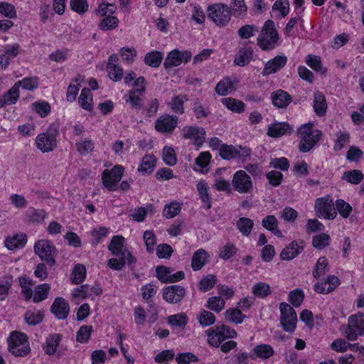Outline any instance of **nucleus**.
Masks as SVG:
<instances>
[{"mask_svg":"<svg viewBox=\"0 0 364 364\" xmlns=\"http://www.w3.org/2000/svg\"><path fill=\"white\" fill-rule=\"evenodd\" d=\"M124 238L121 235L114 236L108 249L115 256L108 260L107 265L114 270H121L127 264L132 269L136 259L127 249L123 250Z\"/></svg>","mask_w":364,"mask_h":364,"instance_id":"f257e3e1","label":"nucleus"},{"mask_svg":"<svg viewBox=\"0 0 364 364\" xmlns=\"http://www.w3.org/2000/svg\"><path fill=\"white\" fill-rule=\"evenodd\" d=\"M279 40L277 31L272 20L265 21L262 32L257 38V44L263 50H270L275 48Z\"/></svg>","mask_w":364,"mask_h":364,"instance_id":"f03ea898","label":"nucleus"},{"mask_svg":"<svg viewBox=\"0 0 364 364\" xmlns=\"http://www.w3.org/2000/svg\"><path fill=\"white\" fill-rule=\"evenodd\" d=\"M59 134L58 128L51 125L46 132L38 134L36 139L37 148L43 153L52 151L57 146V136Z\"/></svg>","mask_w":364,"mask_h":364,"instance_id":"7ed1b4c3","label":"nucleus"},{"mask_svg":"<svg viewBox=\"0 0 364 364\" xmlns=\"http://www.w3.org/2000/svg\"><path fill=\"white\" fill-rule=\"evenodd\" d=\"M208 15L218 26L223 27L231 19V10L228 5L218 3L208 7Z\"/></svg>","mask_w":364,"mask_h":364,"instance_id":"20e7f679","label":"nucleus"},{"mask_svg":"<svg viewBox=\"0 0 364 364\" xmlns=\"http://www.w3.org/2000/svg\"><path fill=\"white\" fill-rule=\"evenodd\" d=\"M280 323L284 331L293 333L296 326L297 315L292 306L286 302L279 304Z\"/></svg>","mask_w":364,"mask_h":364,"instance_id":"39448f33","label":"nucleus"},{"mask_svg":"<svg viewBox=\"0 0 364 364\" xmlns=\"http://www.w3.org/2000/svg\"><path fill=\"white\" fill-rule=\"evenodd\" d=\"M346 338L349 341H355L358 335L364 336V314H355L348 318L346 326H342Z\"/></svg>","mask_w":364,"mask_h":364,"instance_id":"423d86ee","label":"nucleus"},{"mask_svg":"<svg viewBox=\"0 0 364 364\" xmlns=\"http://www.w3.org/2000/svg\"><path fill=\"white\" fill-rule=\"evenodd\" d=\"M34 250L41 260H44L50 267L55 263L54 256L56 249L52 242L48 240H41L35 243Z\"/></svg>","mask_w":364,"mask_h":364,"instance_id":"0eeeda50","label":"nucleus"},{"mask_svg":"<svg viewBox=\"0 0 364 364\" xmlns=\"http://www.w3.org/2000/svg\"><path fill=\"white\" fill-rule=\"evenodd\" d=\"M123 173L124 168L119 165L114 166L111 170L105 169L102 176L103 185L109 191H116Z\"/></svg>","mask_w":364,"mask_h":364,"instance_id":"6e6552de","label":"nucleus"},{"mask_svg":"<svg viewBox=\"0 0 364 364\" xmlns=\"http://www.w3.org/2000/svg\"><path fill=\"white\" fill-rule=\"evenodd\" d=\"M178 121V117L164 114L155 121L154 129L162 134H171L177 127Z\"/></svg>","mask_w":364,"mask_h":364,"instance_id":"1a4fd4ad","label":"nucleus"},{"mask_svg":"<svg viewBox=\"0 0 364 364\" xmlns=\"http://www.w3.org/2000/svg\"><path fill=\"white\" fill-rule=\"evenodd\" d=\"M315 210L318 217L333 220L337 215L333 200L329 197L318 198L315 203Z\"/></svg>","mask_w":364,"mask_h":364,"instance_id":"9d476101","label":"nucleus"},{"mask_svg":"<svg viewBox=\"0 0 364 364\" xmlns=\"http://www.w3.org/2000/svg\"><path fill=\"white\" fill-rule=\"evenodd\" d=\"M191 57V53L188 50L180 51L177 49H174L167 55L164 63V66L166 69L176 67L180 65L182 63L188 62Z\"/></svg>","mask_w":364,"mask_h":364,"instance_id":"9b49d317","label":"nucleus"},{"mask_svg":"<svg viewBox=\"0 0 364 364\" xmlns=\"http://www.w3.org/2000/svg\"><path fill=\"white\" fill-rule=\"evenodd\" d=\"M234 188L241 193H247L252 190L251 178L245 171L240 170L235 173L232 178Z\"/></svg>","mask_w":364,"mask_h":364,"instance_id":"f8f14e48","label":"nucleus"},{"mask_svg":"<svg viewBox=\"0 0 364 364\" xmlns=\"http://www.w3.org/2000/svg\"><path fill=\"white\" fill-rule=\"evenodd\" d=\"M205 134V129L196 126H186L182 129L183 137L193 140L194 144L198 146H200L204 143Z\"/></svg>","mask_w":364,"mask_h":364,"instance_id":"ddd939ff","label":"nucleus"},{"mask_svg":"<svg viewBox=\"0 0 364 364\" xmlns=\"http://www.w3.org/2000/svg\"><path fill=\"white\" fill-rule=\"evenodd\" d=\"M186 295V289L180 285H172L163 290V298L170 304L180 302Z\"/></svg>","mask_w":364,"mask_h":364,"instance_id":"4468645a","label":"nucleus"},{"mask_svg":"<svg viewBox=\"0 0 364 364\" xmlns=\"http://www.w3.org/2000/svg\"><path fill=\"white\" fill-rule=\"evenodd\" d=\"M217 341L214 338H212L210 341V345L213 347H219L220 345L226 338H233L237 336V333L235 330L230 328L229 326L225 325L217 326Z\"/></svg>","mask_w":364,"mask_h":364,"instance_id":"2eb2a0df","label":"nucleus"},{"mask_svg":"<svg viewBox=\"0 0 364 364\" xmlns=\"http://www.w3.org/2000/svg\"><path fill=\"white\" fill-rule=\"evenodd\" d=\"M340 284L339 279L333 275L328 276L323 282L314 285V291L318 294H327L333 291Z\"/></svg>","mask_w":364,"mask_h":364,"instance_id":"dca6fc26","label":"nucleus"},{"mask_svg":"<svg viewBox=\"0 0 364 364\" xmlns=\"http://www.w3.org/2000/svg\"><path fill=\"white\" fill-rule=\"evenodd\" d=\"M287 62V58L285 55H277L274 58L269 60L265 64L262 73L264 76L275 73L279 70L284 67Z\"/></svg>","mask_w":364,"mask_h":364,"instance_id":"f3484780","label":"nucleus"},{"mask_svg":"<svg viewBox=\"0 0 364 364\" xmlns=\"http://www.w3.org/2000/svg\"><path fill=\"white\" fill-rule=\"evenodd\" d=\"M50 311L59 319H65L70 311L69 304L61 297H57L54 300Z\"/></svg>","mask_w":364,"mask_h":364,"instance_id":"a211bd4d","label":"nucleus"},{"mask_svg":"<svg viewBox=\"0 0 364 364\" xmlns=\"http://www.w3.org/2000/svg\"><path fill=\"white\" fill-rule=\"evenodd\" d=\"M304 242L292 241L288 246L282 250L280 257L282 260H291L300 254L304 250Z\"/></svg>","mask_w":364,"mask_h":364,"instance_id":"6ab92c4d","label":"nucleus"},{"mask_svg":"<svg viewBox=\"0 0 364 364\" xmlns=\"http://www.w3.org/2000/svg\"><path fill=\"white\" fill-rule=\"evenodd\" d=\"M321 134V131L317 129L315 134L301 136L299 145V151L303 153L309 151L320 140Z\"/></svg>","mask_w":364,"mask_h":364,"instance_id":"aec40b11","label":"nucleus"},{"mask_svg":"<svg viewBox=\"0 0 364 364\" xmlns=\"http://www.w3.org/2000/svg\"><path fill=\"white\" fill-rule=\"evenodd\" d=\"M272 104L278 108H286L292 101L291 96L283 90H277L271 95Z\"/></svg>","mask_w":364,"mask_h":364,"instance_id":"412c9836","label":"nucleus"},{"mask_svg":"<svg viewBox=\"0 0 364 364\" xmlns=\"http://www.w3.org/2000/svg\"><path fill=\"white\" fill-rule=\"evenodd\" d=\"M291 132L292 129L288 123L277 122L272 124L269 126L267 135L274 138H277L283 136L285 134H291Z\"/></svg>","mask_w":364,"mask_h":364,"instance_id":"4be33fe9","label":"nucleus"},{"mask_svg":"<svg viewBox=\"0 0 364 364\" xmlns=\"http://www.w3.org/2000/svg\"><path fill=\"white\" fill-rule=\"evenodd\" d=\"M253 58V49L252 47L245 46L239 50L234 60L235 64L239 66L247 65Z\"/></svg>","mask_w":364,"mask_h":364,"instance_id":"5701e85b","label":"nucleus"},{"mask_svg":"<svg viewBox=\"0 0 364 364\" xmlns=\"http://www.w3.org/2000/svg\"><path fill=\"white\" fill-rule=\"evenodd\" d=\"M208 252L203 249H199L194 252L191 259V267L194 271H198L207 263Z\"/></svg>","mask_w":364,"mask_h":364,"instance_id":"b1692460","label":"nucleus"},{"mask_svg":"<svg viewBox=\"0 0 364 364\" xmlns=\"http://www.w3.org/2000/svg\"><path fill=\"white\" fill-rule=\"evenodd\" d=\"M19 97V90L15 85L4 95L0 96V108L6 105H14Z\"/></svg>","mask_w":364,"mask_h":364,"instance_id":"393cba45","label":"nucleus"},{"mask_svg":"<svg viewBox=\"0 0 364 364\" xmlns=\"http://www.w3.org/2000/svg\"><path fill=\"white\" fill-rule=\"evenodd\" d=\"M156 158L154 155L146 154L141 159L138 171L142 174L151 173L156 166Z\"/></svg>","mask_w":364,"mask_h":364,"instance_id":"a878e982","label":"nucleus"},{"mask_svg":"<svg viewBox=\"0 0 364 364\" xmlns=\"http://www.w3.org/2000/svg\"><path fill=\"white\" fill-rule=\"evenodd\" d=\"M167 323L173 328H178L181 330L185 328L188 323V317L183 314H177L167 317Z\"/></svg>","mask_w":364,"mask_h":364,"instance_id":"bb28decb","label":"nucleus"},{"mask_svg":"<svg viewBox=\"0 0 364 364\" xmlns=\"http://www.w3.org/2000/svg\"><path fill=\"white\" fill-rule=\"evenodd\" d=\"M26 235L24 234L16 235L12 237H7L5 240V246L7 249L13 250L20 247H23L26 243Z\"/></svg>","mask_w":364,"mask_h":364,"instance_id":"cd10ccee","label":"nucleus"},{"mask_svg":"<svg viewBox=\"0 0 364 364\" xmlns=\"http://www.w3.org/2000/svg\"><path fill=\"white\" fill-rule=\"evenodd\" d=\"M314 109L318 116H323L326 112L327 105L324 95L321 92L314 93Z\"/></svg>","mask_w":364,"mask_h":364,"instance_id":"c85d7f7f","label":"nucleus"},{"mask_svg":"<svg viewBox=\"0 0 364 364\" xmlns=\"http://www.w3.org/2000/svg\"><path fill=\"white\" fill-rule=\"evenodd\" d=\"M262 226L271 231L277 237H282V232L278 229V222L274 215H270L264 217L262 221Z\"/></svg>","mask_w":364,"mask_h":364,"instance_id":"c756f323","label":"nucleus"},{"mask_svg":"<svg viewBox=\"0 0 364 364\" xmlns=\"http://www.w3.org/2000/svg\"><path fill=\"white\" fill-rule=\"evenodd\" d=\"M8 342V349L11 348V346L14 345L13 347H18L23 345L28 344V337L25 333H20L18 331H13L10 334L9 337L7 339Z\"/></svg>","mask_w":364,"mask_h":364,"instance_id":"7c9ffc66","label":"nucleus"},{"mask_svg":"<svg viewBox=\"0 0 364 364\" xmlns=\"http://www.w3.org/2000/svg\"><path fill=\"white\" fill-rule=\"evenodd\" d=\"M50 291V286L49 284L44 283L38 285L34 290L33 301L34 303H39L43 300H46Z\"/></svg>","mask_w":364,"mask_h":364,"instance_id":"2f4dec72","label":"nucleus"},{"mask_svg":"<svg viewBox=\"0 0 364 364\" xmlns=\"http://www.w3.org/2000/svg\"><path fill=\"white\" fill-rule=\"evenodd\" d=\"M222 103L230 110L241 113L245 110V103L239 100L232 97H225L222 99Z\"/></svg>","mask_w":364,"mask_h":364,"instance_id":"473e14b6","label":"nucleus"},{"mask_svg":"<svg viewBox=\"0 0 364 364\" xmlns=\"http://www.w3.org/2000/svg\"><path fill=\"white\" fill-rule=\"evenodd\" d=\"M197 190L200 194L203 207L209 210L211 208L210 198L208 193V187L205 181H200L197 185Z\"/></svg>","mask_w":364,"mask_h":364,"instance_id":"72a5a7b5","label":"nucleus"},{"mask_svg":"<svg viewBox=\"0 0 364 364\" xmlns=\"http://www.w3.org/2000/svg\"><path fill=\"white\" fill-rule=\"evenodd\" d=\"M230 10L235 17H242L246 15L247 7L244 0H231Z\"/></svg>","mask_w":364,"mask_h":364,"instance_id":"f704fd0d","label":"nucleus"},{"mask_svg":"<svg viewBox=\"0 0 364 364\" xmlns=\"http://www.w3.org/2000/svg\"><path fill=\"white\" fill-rule=\"evenodd\" d=\"M162 59V53L156 50L146 54L144 57V63L150 67L158 68L161 65Z\"/></svg>","mask_w":364,"mask_h":364,"instance_id":"c9c22d12","label":"nucleus"},{"mask_svg":"<svg viewBox=\"0 0 364 364\" xmlns=\"http://www.w3.org/2000/svg\"><path fill=\"white\" fill-rule=\"evenodd\" d=\"M236 225L243 235L248 236L251 233L254 223L250 218L242 217L237 221Z\"/></svg>","mask_w":364,"mask_h":364,"instance_id":"e433bc0d","label":"nucleus"},{"mask_svg":"<svg viewBox=\"0 0 364 364\" xmlns=\"http://www.w3.org/2000/svg\"><path fill=\"white\" fill-rule=\"evenodd\" d=\"M253 352L257 357L267 359L272 356L274 353L273 348L268 344L257 345L253 348Z\"/></svg>","mask_w":364,"mask_h":364,"instance_id":"4c0bfd02","label":"nucleus"},{"mask_svg":"<svg viewBox=\"0 0 364 364\" xmlns=\"http://www.w3.org/2000/svg\"><path fill=\"white\" fill-rule=\"evenodd\" d=\"M188 99L186 95L174 96L171 98L168 105L174 112L181 114L184 113L183 104Z\"/></svg>","mask_w":364,"mask_h":364,"instance_id":"58836bf2","label":"nucleus"},{"mask_svg":"<svg viewBox=\"0 0 364 364\" xmlns=\"http://www.w3.org/2000/svg\"><path fill=\"white\" fill-rule=\"evenodd\" d=\"M342 180L352 184H358L363 179V174L360 170H351L343 173Z\"/></svg>","mask_w":364,"mask_h":364,"instance_id":"ea45409f","label":"nucleus"},{"mask_svg":"<svg viewBox=\"0 0 364 364\" xmlns=\"http://www.w3.org/2000/svg\"><path fill=\"white\" fill-rule=\"evenodd\" d=\"M60 339L61 336L60 334L50 335L46 341L45 353L49 355H53L56 352L57 347L60 343Z\"/></svg>","mask_w":364,"mask_h":364,"instance_id":"a19ab883","label":"nucleus"},{"mask_svg":"<svg viewBox=\"0 0 364 364\" xmlns=\"http://www.w3.org/2000/svg\"><path fill=\"white\" fill-rule=\"evenodd\" d=\"M252 292L259 298H264L271 294L270 287L265 282H259L253 286Z\"/></svg>","mask_w":364,"mask_h":364,"instance_id":"79ce46f5","label":"nucleus"},{"mask_svg":"<svg viewBox=\"0 0 364 364\" xmlns=\"http://www.w3.org/2000/svg\"><path fill=\"white\" fill-rule=\"evenodd\" d=\"M245 317V315L242 314L241 311L237 308L228 309L225 311V318L231 323H241Z\"/></svg>","mask_w":364,"mask_h":364,"instance_id":"37998d69","label":"nucleus"},{"mask_svg":"<svg viewBox=\"0 0 364 364\" xmlns=\"http://www.w3.org/2000/svg\"><path fill=\"white\" fill-rule=\"evenodd\" d=\"M86 276V269L82 264H78L75 266L70 279L73 284H80L83 282Z\"/></svg>","mask_w":364,"mask_h":364,"instance_id":"c03bdc74","label":"nucleus"},{"mask_svg":"<svg viewBox=\"0 0 364 364\" xmlns=\"http://www.w3.org/2000/svg\"><path fill=\"white\" fill-rule=\"evenodd\" d=\"M118 23L119 20L116 16L108 15L100 21L99 27L103 31H109L116 28Z\"/></svg>","mask_w":364,"mask_h":364,"instance_id":"a18cd8bd","label":"nucleus"},{"mask_svg":"<svg viewBox=\"0 0 364 364\" xmlns=\"http://www.w3.org/2000/svg\"><path fill=\"white\" fill-rule=\"evenodd\" d=\"M328 271L329 267L326 258L325 257H321L315 265L313 276L314 278H318Z\"/></svg>","mask_w":364,"mask_h":364,"instance_id":"49530a36","label":"nucleus"},{"mask_svg":"<svg viewBox=\"0 0 364 364\" xmlns=\"http://www.w3.org/2000/svg\"><path fill=\"white\" fill-rule=\"evenodd\" d=\"M225 302L220 296H212L208 300L207 308L216 313L220 312L225 307Z\"/></svg>","mask_w":364,"mask_h":364,"instance_id":"de8ad7c7","label":"nucleus"},{"mask_svg":"<svg viewBox=\"0 0 364 364\" xmlns=\"http://www.w3.org/2000/svg\"><path fill=\"white\" fill-rule=\"evenodd\" d=\"M43 318V314L40 311H27L24 316L26 323L31 326H36L40 323Z\"/></svg>","mask_w":364,"mask_h":364,"instance_id":"09e8293b","label":"nucleus"},{"mask_svg":"<svg viewBox=\"0 0 364 364\" xmlns=\"http://www.w3.org/2000/svg\"><path fill=\"white\" fill-rule=\"evenodd\" d=\"M329 241L330 237L328 234L321 233L313 237L312 245L318 250H323L326 247L328 246Z\"/></svg>","mask_w":364,"mask_h":364,"instance_id":"8fccbe9b","label":"nucleus"},{"mask_svg":"<svg viewBox=\"0 0 364 364\" xmlns=\"http://www.w3.org/2000/svg\"><path fill=\"white\" fill-rule=\"evenodd\" d=\"M181 210V203L173 201L165 205L163 213L166 218H173L180 213Z\"/></svg>","mask_w":364,"mask_h":364,"instance_id":"3c124183","label":"nucleus"},{"mask_svg":"<svg viewBox=\"0 0 364 364\" xmlns=\"http://www.w3.org/2000/svg\"><path fill=\"white\" fill-rule=\"evenodd\" d=\"M199 323L203 327L209 326L213 324L215 321V315L208 311L203 310L197 318Z\"/></svg>","mask_w":364,"mask_h":364,"instance_id":"603ef678","label":"nucleus"},{"mask_svg":"<svg viewBox=\"0 0 364 364\" xmlns=\"http://www.w3.org/2000/svg\"><path fill=\"white\" fill-rule=\"evenodd\" d=\"M220 156L225 160L237 159V149L235 146L223 144L220 149Z\"/></svg>","mask_w":364,"mask_h":364,"instance_id":"864d4df0","label":"nucleus"},{"mask_svg":"<svg viewBox=\"0 0 364 364\" xmlns=\"http://www.w3.org/2000/svg\"><path fill=\"white\" fill-rule=\"evenodd\" d=\"M232 82L230 79L225 78L220 81L215 87V92L222 96L228 95L232 91Z\"/></svg>","mask_w":364,"mask_h":364,"instance_id":"5fc2aeb1","label":"nucleus"},{"mask_svg":"<svg viewBox=\"0 0 364 364\" xmlns=\"http://www.w3.org/2000/svg\"><path fill=\"white\" fill-rule=\"evenodd\" d=\"M15 85H17L18 90H19V87L22 86L25 90H33L38 86V79L37 77H26L22 80L16 82Z\"/></svg>","mask_w":364,"mask_h":364,"instance_id":"6e6d98bb","label":"nucleus"},{"mask_svg":"<svg viewBox=\"0 0 364 364\" xmlns=\"http://www.w3.org/2000/svg\"><path fill=\"white\" fill-rule=\"evenodd\" d=\"M339 214L344 218H347L352 211L351 205L342 199H338L336 201L335 208Z\"/></svg>","mask_w":364,"mask_h":364,"instance_id":"4d7b16f0","label":"nucleus"},{"mask_svg":"<svg viewBox=\"0 0 364 364\" xmlns=\"http://www.w3.org/2000/svg\"><path fill=\"white\" fill-rule=\"evenodd\" d=\"M304 298V294L300 289H296L294 291H291L289 294V300L295 307H299L301 304Z\"/></svg>","mask_w":364,"mask_h":364,"instance_id":"13d9d810","label":"nucleus"},{"mask_svg":"<svg viewBox=\"0 0 364 364\" xmlns=\"http://www.w3.org/2000/svg\"><path fill=\"white\" fill-rule=\"evenodd\" d=\"M163 160L168 166H174L177 159L173 148L170 146H165L163 149Z\"/></svg>","mask_w":364,"mask_h":364,"instance_id":"bf43d9fd","label":"nucleus"},{"mask_svg":"<svg viewBox=\"0 0 364 364\" xmlns=\"http://www.w3.org/2000/svg\"><path fill=\"white\" fill-rule=\"evenodd\" d=\"M216 277L213 274H208L203 277L199 282V288L203 291L212 289L216 283Z\"/></svg>","mask_w":364,"mask_h":364,"instance_id":"052dcab7","label":"nucleus"},{"mask_svg":"<svg viewBox=\"0 0 364 364\" xmlns=\"http://www.w3.org/2000/svg\"><path fill=\"white\" fill-rule=\"evenodd\" d=\"M116 6L112 4H101L96 11L97 15L100 17H106L108 15H112L116 11Z\"/></svg>","mask_w":364,"mask_h":364,"instance_id":"680f3d73","label":"nucleus"},{"mask_svg":"<svg viewBox=\"0 0 364 364\" xmlns=\"http://www.w3.org/2000/svg\"><path fill=\"white\" fill-rule=\"evenodd\" d=\"M109 78L114 82L120 81L123 77V69L119 65L107 66Z\"/></svg>","mask_w":364,"mask_h":364,"instance_id":"e2e57ef3","label":"nucleus"},{"mask_svg":"<svg viewBox=\"0 0 364 364\" xmlns=\"http://www.w3.org/2000/svg\"><path fill=\"white\" fill-rule=\"evenodd\" d=\"M0 14L9 18L16 17V11L14 6L7 2H0Z\"/></svg>","mask_w":364,"mask_h":364,"instance_id":"0e129e2a","label":"nucleus"},{"mask_svg":"<svg viewBox=\"0 0 364 364\" xmlns=\"http://www.w3.org/2000/svg\"><path fill=\"white\" fill-rule=\"evenodd\" d=\"M306 64L316 72L322 71V63L321 58L317 55H308L306 60Z\"/></svg>","mask_w":364,"mask_h":364,"instance_id":"69168bd1","label":"nucleus"},{"mask_svg":"<svg viewBox=\"0 0 364 364\" xmlns=\"http://www.w3.org/2000/svg\"><path fill=\"white\" fill-rule=\"evenodd\" d=\"M258 29L254 25L246 24L238 30V35L242 39H247L255 35Z\"/></svg>","mask_w":364,"mask_h":364,"instance_id":"338daca9","label":"nucleus"},{"mask_svg":"<svg viewBox=\"0 0 364 364\" xmlns=\"http://www.w3.org/2000/svg\"><path fill=\"white\" fill-rule=\"evenodd\" d=\"M143 238L146 246V250L150 253L154 250L156 245V237L152 231L146 230L144 232Z\"/></svg>","mask_w":364,"mask_h":364,"instance_id":"774afa93","label":"nucleus"}]
</instances>
